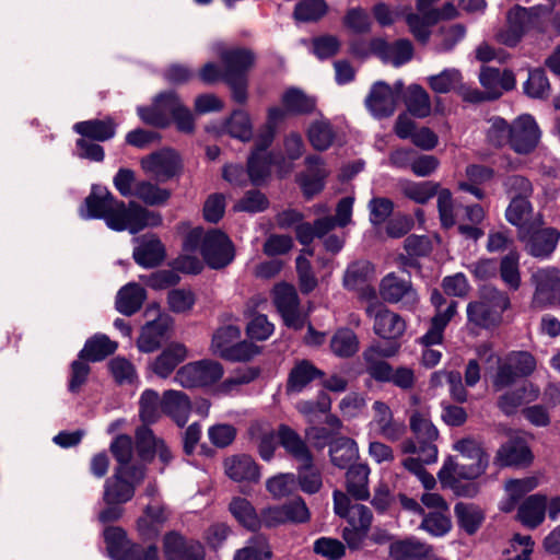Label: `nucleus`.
<instances>
[{
	"label": "nucleus",
	"instance_id": "55",
	"mask_svg": "<svg viewBox=\"0 0 560 560\" xmlns=\"http://www.w3.org/2000/svg\"><path fill=\"white\" fill-rule=\"evenodd\" d=\"M110 452L118 464L115 468L125 467L129 471L136 467H144L142 464H131L133 457V442L129 435H117L110 443Z\"/></svg>",
	"mask_w": 560,
	"mask_h": 560
},
{
	"label": "nucleus",
	"instance_id": "41",
	"mask_svg": "<svg viewBox=\"0 0 560 560\" xmlns=\"http://www.w3.org/2000/svg\"><path fill=\"white\" fill-rule=\"evenodd\" d=\"M547 498L541 494L528 497L518 508L517 516L527 527H537L545 518Z\"/></svg>",
	"mask_w": 560,
	"mask_h": 560
},
{
	"label": "nucleus",
	"instance_id": "58",
	"mask_svg": "<svg viewBox=\"0 0 560 560\" xmlns=\"http://www.w3.org/2000/svg\"><path fill=\"white\" fill-rule=\"evenodd\" d=\"M500 277L511 290L516 291L520 288V254L516 250H510L502 257L500 262Z\"/></svg>",
	"mask_w": 560,
	"mask_h": 560
},
{
	"label": "nucleus",
	"instance_id": "1",
	"mask_svg": "<svg viewBox=\"0 0 560 560\" xmlns=\"http://www.w3.org/2000/svg\"><path fill=\"white\" fill-rule=\"evenodd\" d=\"M80 215L83 219H104L109 229L127 230L132 234L162 223L159 212L148 210L133 201L126 207L102 186H93L91 194L80 208Z\"/></svg>",
	"mask_w": 560,
	"mask_h": 560
},
{
	"label": "nucleus",
	"instance_id": "63",
	"mask_svg": "<svg viewBox=\"0 0 560 560\" xmlns=\"http://www.w3.org/2000/svg\"><path fill=\"white\" fill-rule=\"evenodd\" d=\"M230 511L244 527L255 530L260 526L259 516L249 501L243 498H235L230 503Z\"/></svg>",
	"mask_w": 560,
	"mask_h": 560
},
{
	"label": "nucleus",
	"instance_id": "32",
	"mask_svg": "<svg viewBox=\"0 0 560 560\" xmlns=\"http://www.w3.org/2000/svg\"><path fill=\"white\" fill-rule=\"evenodd\" d=\"M307 170L299 177L304 195L308 198L318 194L324 188V180L329 174L323 160L317 155H311L306 160Z\"/></svg>",
	"mask_w": 560,
	"mask_h": 560
},
{
	"label": "nucleus",
	"instance_id": "37",
	"mask_svg": "<svg viewBox=\"0 0 560 560\" xmlns=\"http://www.w3.org/2000/svg\"><path fill=\"white\" fill-rule=\"evenodd\" d=\"M372 378L377 382H387L408 390L416 382L415 371L408 366L393 368L390 364H380L372 369Z\"/></svg>",
	"mask_w": 560,
	"mask_h": 560
},
{
	"label": "nucleus",
	"instance_id": "44",
	"mask_svg": "<svg viewBox=\"0 0 560 560\" xmlns=\"http://www.w3.org/2000/svg\"><path fill=\"white\" fill-rule=\"evenodd\" d=\"M532 211L533 208L528 198H512L505 211V218L511 224L518 228V237L522 234V230L527 232L533 228Z\"/></svg>",
	"mask_w": 560,
	"mask_h": 560
},
{
	"label": "nucleus",
	"instance_id": "23",
	"mask_svg": "<svg viewBox=\"0 0 560 560\" xmlns=\"http://www.w3.org/2000/svg\"><path fill=\"white\" fill-rule=\"evenodd\" d=\"M373 418L370 422V430L383 438L396 441L405 432V425L393 418L390 408L383 401H375L372 406Z\"/></svg>",
	"mask_w": 560,
	"mask_h": 560
},
{
	"label": "nucleus",
	"instance_id": "28",
	"mask_svg": "<svg viewBox=\"0 0 560 560\" xmlns=\"http://www.w3.org/2000/svg\"><path fill=\"white\" fill-rule=\"evenodd\" d=\"M249 440L256 445L261 459L269 462L279 443L278 433L267 422L256 421L248 429Z\"/></svg>",
	"mask_w": 560,
	"mask_h": 560
},
{
	"label": "nucleus",
	"instance_id": "53",
	"mask_svg": "<svg viewBox=\"0 0 560 560\" xmlns=\"http://www.w3.org/2000/svg\"><path fill=\"white\" fill-rule=\"evenodd\" d=\"M164 413L162 410V398L159 393L153 389H145L139 399V417L143 422V425L155 423L161 415Z\"/></svg>",
	"mask_w": 560,
	"mask_h": 560
},
{
	"label": "nucleus",
	"instance_id": "16",
	"mask_svg": "<svg viewBox=\"0 0 560 560\" xmlns=\"http://www.w3.org/2000/svg\"><path fill=\"white\" fill-rule=\"evenodd\" d=\"M438 0H418L417 13H407L406 22L415 38L425 44L431 35L430 27L439 22Z\"/></svg>",
	"mask_w": 560,
	"mask_h": 560
},
{
	"label": "nucleus",
	"instance_id": "60",
	"mask_svg": "<svg viewBox=\"0 0 560 560\" xmlns=\"http://www.w3.org/2000/svg\"><path fill=\"white\" fill-rule=\"evenodd\" d=\"M133 196L149 206H158L170 199L171 191L149 180H141L136 184Z\"/></svg>",
	"mask_w": 560,
	"mask_h": 560
},
{
	"label": "nucleus",
	"instance_id": "39",
	"mask_svg": "<svg viewBox=\"0 0 560 560\" xmlns=\"http://www.w3.org/2000/svg\"><path fill=\"white\" fill-rule=\"evenodd\" d=\"M457 302L452 301L446 305L445 311L435 313L431 319L429 330L420 338L423 346L430 347L442 342L444 330L457 313Z\"/></svg>",
	"mask_w": 560,
	"mask_h": 560
},
{
	"label": "nucleus",
	"instance_id": "50",
	"mask_svg": "<svg viewBox=\"0 0 560 560\" xmlns=\"http://www.w3.org/2000/svg\"><path fill=\"white\" fill-rule=\"evenodd\" d=\"M117 349V343L106 335H95L90 338L84 348L80 351V359L89 361H101Z\"/></svg>",
	"mask_w": 560,
	"mask_h": 560
},
{
	"label": "nucleus",
	"instance_id": "42",
	"mask_svg": "<svg viewBox=\"0 0 560 560\" xmlns=\"http://www.w3.org/2000/svg\"><path fill=\"white\" fill-rule=\"evenodd\" d=\"M370 468L366 464H357L349 467L347 478V491L355 500L364 501L370 498L369 490Z\"/></svg>",
	"mask_w": 560,
	"mask_h": 560
},
{
	"label": "nucleus",
	"instance_id": "6",
	"mask_svg": "<svg viewBox=\"0 0 560 560\" xmlns=\"http://www.w3.org/2000/svg\"><path fill=\"white\" fill-rule=\"evenodd\" d=\"M137 110L143 122L155 127H166L172 119L182 132H191L195 127L191 112L180 103L174 92L161 93L151 106H139Z\"/></svg>",
	"mask_w": 560,
	"mask_h": 560
},
{
	"label": "nucleus",
	"instance_id": "22",
	"mask_svg": "<svg viewBox=\"0 0 560 560\" xmlns=\"http://www.w3.org/2000/svg\"><path fill=\"white\" fill-rule=\"evenodd\" d=\"M334 510L337 515L345 517L350 526L370 528L372 522L370 509L359 503L351 504L349 497L339 490L334 491Z\"/></svg>",
	"mask_w": 560,
	"mask_h": 560
},
{
	"label": "nucleus",
	"instance_id": "34",
	"mask_svg": "<svg viewBox=\"0 0 560 560\" xmlns=\"http://www.w3.org/2000/svg\"><path fill=\"white\" fill-rule=\"evenodd\" d=\"M533 459L527 444L522 440H511L497 452L494 465L499 467L528 465Z\"/></svg>",
	"mask_w": 560,
	"mask_h": 560
},
{
	"label": "nucleus",
	"instance_id": "38",
	"mask_svg": "<svg viewBox=\"0 0 560 560\" xmlns=\"http://www.w3.org/2000/svg\"><path fill=\"white\" fill-rule=\"evenodd\" d=\"M147 299L145 290L136 282L124 285L116 296V310L126 316L137 313Z\"/></svg>",
	"mask_w": 560,
	"mask_h": 560
},
{
	"label": "nucleus",
	"instance_id": "19",
	"mask_svg": "<svg viewBox=\"0 0 560 560\" xmlns=\"http://www.w3.org/2000/svg\"><path fill=\"white\" fill-rule=\"evenodd\" d=\"M136 450L143 462H151L155 455L163 464H168L173 456L165 442L155 436L148 425H141L136 430Z\"/></svg>",
	"mask_w": 560,
	"mask_h": 560
},
{
	"label": "nucleus",
	"instance_id": "3",
	"mask_svg": "<svg viewBox=\"0 0 560 560\" xmlns=\"http://www.w3.org/2000/svg\"><path fill=\"white\" fill-rule=\"evenodd\" d=\"M217 55L221 58L224 70L213 63H206L200 78L206 83H213L224 79L232 91L235 102L244 104L247 101V72L254 65V56L247 49H226L222 44L215 46Z\"/></svg>",
	"mask_w": 560,
	"mask_h": 560
},
{
	"label": "nucleus",
	"instance_id": "21",
	"mask_svg": "<svg viewBox=\"0 0 560 560\" xmlns=\"http://www.w3.org/2000/svg\"><path fill=\"white\" fill-rule=\"evenodd\" d=\"M397 103L395 92L384 81L375 82L365 98L368 109L377 118L390 116L395 112Z\"/></svg>",
	"mask_w": 560,
	"mask_h": 560
},
{
	"label": "nucleus",
	"instance_id": "15",
	"mask_svg": "<svg viewBox=\"0 0 560 560\" xmlns=\"http://www.w3.org/2000/svg\"><path fill=\"white\" fill-rule=\"evenodd\" d=\"M540 139L539 128L529 115H522L511 125L509 143L518 154H528L535 150Z\"/></svg>",
	"mask_w": 560,
	"mask_h": 560
},
{
	"label": "nucleus",
	"instance_id": "25",
	"mask_svg": "<svg viewBox=\"0 0 560 560\" xmlns=\"http://www.w3.org/2000/svg\"><path fill=\"white\" fill-rule=\"evenodd\" d=\"M223 465L226 476L236 482H258L260 479V468L249 455H232Z\"/></svg>",
	"mask_w": 560,
	"mask_h": 560
},
{
	"label": "nucleus",
	"instance_id": "11",
	"mask_svg": "<svg viewBox=\"0 0 560 560\" xmlns=\"http://www.w3.org/2000/svg\"><path fill=\"white\" fill-rule=\"evenodd\" d=\"M536 369L535 358L526 351L510 352L504 359L498 360V371L493 377L497 390L512 385L518 377H525Z\"/></svg>",
	"mask_w": 560,
	"mask_h": 560
},
{
	"label": "nucleus",
	"instance_id": "33",
	"mask_svg": "<svg viewBox=\"0 0 560 560\" xmlns=\"http://www.w3.org/2000/svg\"><path fill=\"white\" fill-rule=\"evenodd\" d=\"M167 512L165 508L159 503H149L143 514L137 521V530L143 539H152L156 537L162 526L167 521Z\"/></svg>",
	"mask_w": 560,
	"mask_h": 560
},
{
	"label": "nucleus",
	"instance_id": "10",
	"mask_svg": "<svg viewBox=\"0 0 560 560\" xmlns=\"http://www.w3.org/2000/svg\"><path fill=\"white\" fill-rule=\"evenodd\" d=\"M369 295L373 302L368 305L366 314L373 320L374 334L382 339L397 341L406 331V320L399 314L378 303L373 289L369 290Z\"/></svg>",
	"mask_w": 560,
	"mask_h": 560
},
{
	"label": "nucleus",
	"instance_id": "24",
	"mask_svg": "<svg viewBox=\"0 0 560 560\" xmlns=\"http://www.w3.org/2000/svg\"><path fill=\"white\" fill-rule=\"evenodd\" d=\"M371 49L384 62L400 67L412 59L413 47L408 39H398L393 44H388L383 39H374L371 42Z\"/></svg>",
	"mask_w": 560,
	"mask_h": 560
},
{
	"label": "nucleus",
	"instance_id": "31",
	"mask_svg": "<svg viewBox=\"0 0 560 560\" xmlns=\"http://www.w3.org/2000/svg\"><path fill=\"white\" fill-rule=\"evenodd\" d=\"M162 410L178 427H184L191 411L190 399L184 392L165 390L162 396Z\"/></svg>",
	"mask_w": 560,
	"mask_h": 560
},
{
	"label": "nucleus",
	"instance_id": "30",
	"mask_svg": "<svg viewBox=\"0 0 560 560\" xmlns=\"http://www.w3.org/2000/svg\"><path fill=\"white\" fill-rule=\"evenodd\" d=\"M479 81L486 90L487 96L491 100L499 97L503 91H510L515 86V78L512 71L491 67H482Z\"/></svg>",
	"mask_w": 560,
	"mask_h": 560
},
{
	"label": "nucleus",
	"instance_id": "14",
	"mask_svg": "<svg viewBox=\"0 0 560 560\" xmlns=\"http://www.w3.org/2000/svg\"><path fill=\"white\" fill-rule=\"evenodd\" d=\"M273 303L280 313L284 324L293 329H301L305 323V316L300 311V301L296 290L288 283L275 285Z\"/></svg>",
	"mask_w": 560,
	"mask_h": 560
},
{
	"label": "nucleus",
	"instance_id": "48",
	"mask_svg": "<svg viewBox=\"0 0 560 560\" xmlns=\"http://www.w3.org/2000/svg\"><path fill=\"white\" fill-rule=\"evenodd\" d=\"M116 125L112 119L106 120H86L77 122L73 126L75 132L84 138H91L97 141H106L114 137Z\"/></svg>",
	"mask_w": 560,
	"mask_h": 560
},
{
	"label": "nucleus",
	"instance_id": "12",
	"mask_svg": "<svg viewBox=\"0 0 560 560\" xmlns=\"http://www.w3.org/2000/svg\"><path fill=\"white\" fill-rule=\"evenodd\" d=\"M378 293L385 302L390 304L401 303V306L408 311L416 310L420 301L409 277L399 276L395 272H389L382 278Z\"/></svg>",
	"mask_w": 560,
	"mask_h": 560
},
{
	"label": "nucleus",
	"instance_id": "8",
	"mask_svg": "<svg viewBox=\"0 0 560 560\" xmlns=\"http://www.w3.org/2000/svg\"><path fill=\"white\" fill-rule=\"evenodd\" d=\"M142 171L156 183H166L183 172V160L172 148H162L140 160Z\"/></svg>",
	"mask_w": 560,
	"mask_h": 560
},
{
	"label": "nucleus",
	"instance_id": "57",
	"mask_svg": "<svg viewBox=\"0 0 560 560\" xmlns=\"http://www.w3.org/2000/svg\"><path fill=\"white\" fill-rule=\"evenodd\" d=\"M241 337V329L234 325L220 327L212 337L211 351L223 358Z\"/></svg>",
	"mask_w": 560,
	"mask_h": 560
},
{
	"label": "nucleus",
	"instance_id": "49",
	"mask_svg": "<svg viewBox=\"0 0 560 560\" xmlns=\"http://www.w3.org/2000/svg\"><path fill=\"white\" fill-rule=\"evenodd\" d=\"M405 104L408 112L418 118L428 117L431 114V101L427 91L418 85H410L405 93Z\"/></svg>",
	"mask_w": 560,
	"mask_h": 560
},
{
	"label": "nucleus",
	"instance_id": "4",
	"mask_svg": "<svg viewBox=\"0 0 560 560\" xmlns=\"http://www.w3.org/2000/svg\"><path fill=\"white\" fill-rule=\"evenodd\" d=\"M144 478L145 467H136L129 471L125 467L115 468L114 474L104 482L105 508L100 511L98 521L106 524L121 518L125 513L122 505L131 501Z\"/></svg>",
	"mask_w": 560,
	"mask_h": 560
},
{
	"label": "nucleus",
	"instance_id": "52",
	"mask_svg": "<svg viewBox=\"0 0 560 560\" xmlns=\"http://www.w3.org/2000/svg\"><path fill=\"white\" fill-rule=\"evenodd\" d=\"M359 339L349 328L338 329L330 339V350L339 358H350L359 350Z\"/></svg>",
	"mask_w": 560,
	"mask_h": 560
},
{
	"label": "nucleus",
	"instance_id": "56",
	"mask_svg": "<svg viewBox=\"0 0 560 560\" xmlns=\"http://www.w3.org/2000/svg\"><path fill=\"white\" fill-rule=\"evenodd\" d=\"M282 105L291 114H308L315 108V100L296 88L288 89L282 95Z\"/></svg>",
	"mask_w": 560,
	"mask_h": 560
},
{
	"label": "nucleus",
	"instance_id": "45",
	"mask_svg": "<svg viewBox=\"0 0 560 560\" xmlns=\"http://www.w3.org/2000/svg\"><path fill=\"white\" fill-rule=\"evenodd\" d=\"M222 131L243 142L249 141L253 138V124L249 114L243 109L234 110L224 121Z\"/></svg>",
	"mask_w": 560,
	"mask_h": 560
},
{
	"label": "nucleus",
	"instance_id": "27",
	"mask_svg": "<svg viewBox=\"0 0 560 560\" xmlns=\"http://www.w3.org/2000/svg\"><path fill=\"white\" fill-rule=\"evenodd\" d=\"M532 21L530 11L523 7L512 8L506 15V27L498 34V39L506 46H515Z\"/></svg>",
	"mask_w": 560,
	"mask_h": 560
},
{
	"label": "nucleus",
	"instance_id": "35",
	"mask_svg": "<svg viewBox=\"0 0 560 560\" xmlns=\"http://www.w3.org/2000/svg\"><path fill=\"white\" fill-rule=\"evenodd\" d=\"M267 148L265 141L257 140L256 149L248 158L247 171L253 185L262 184L270 175L273 159L271 153L266 151Z\"/></svg>",
	"mask_w": 560,
	"mask_h": 560
},
{
	"label": "nucleus",
	"instance_id": "54",
	"mask_svg": "<svg viewBox=\"0 0 560 560\" xmlns=\"http://www.w3.org/2000/svg\"><path fill=\"white\" fill-rule=\"evenodd\" d=\"M400 349V345L397 341H392L387 345H382L381 342H373L363 351V359L366 365V372L372 377V369L375 365L380 364H388L383 361V358H392L395 357Z\"/></svg>",
	"mask_w": 560,
	"mask_h": 560
},
{
	"label": "nucleus",
	"instance_id": "17",
	"mask_svg": "<svg viewBox=\"0 0 560 560\" xmlns=\"http://www.w3.org/2000/svg\"><path fill=\"white\" fill-rule=\"evenodd\" d=\"M524 244L526 252L536 258H548L557 247L560 238V232L555 228H545L527 232L522 230L518 237Z\"/></svg>",
	"mask_w": 560,
	"mask_h": 560
},
{
	"label": "nucleus",
	"instance_id": "9",
	"mask_svg": "<svg viewBox=\"0 0 560 560\" xmlns=\"http://www.w3.org/2000/svg\"><path fill=\"white\" fill-rule=\"evenodd\" d=\"M223 374L224 370L221 363L205 359L179 368L174 381L184 388L208 387L219 382Z\"/></svg>",
	"mask_w": 560,
	"mask_h": 560
},
{
	"label": "nucleus",
	"instance_id": "40",
	"mask_svg": "<svg viewBox=\"0 0 560 560\" xmlns=\"http://www.w3.org/2000/svg\"><path fill=\"white\" fill-rule=\"evenodd\" d=\"M432 549L425 542L411 537L390 544L389 553L394 560H421L430 556Z\"/></svg>",
	"mask_w": 560,
	"mask_h": 560
},
{
	"label": "nucleus",
	"instance_id": "13",
	"mask_svg": "<svg viewBox=\"0 0 560 560\" xmlns=\"http://www.w3.org/2000/svg\"><path fill=\"white\" fill-rule=\"evenodd\" d=\"M151 312L155 313L156 317L142 327L137 341L138 349L144 353H150L159 349L173 326L172 317L161 312L158 304L150 305L145 314L149 315Z\"/></svg>",
	"mask_w": 560,
	"mask_h": 560
},
{
	"label": "nucleus",
	"instance_id": "2",
	"mask_svg": "<svg viewBox=\"0 0 560 560\" xmlns=\"http://www.w3.org/2000/svg\"><path fill=\"white\" fill-rule=\"evenodd\" d=\"M463 462L450 456L438 472V478L444 488L452 489L460 497H475L479 488L476 483H463L464 480H475L485 474L489 457L481 443L472 438H464L453 444Z\"/></svg>",
	"mask_w": 560,
	"mask_h": 560
},
{
	"label": "nucleus",
	"instance_id": "59",
	"mask_svg": "<svg viewBox=\"0 0 560 560\" xmlns=\"http://www.w3.org/2000/svg\"><path fill=\"white\" fill-rule=\"evenodd\" d=\"M420 528L433 537L445 536L452 528L448 511L424 513Z\"/></svg>",
	"mask_w": 560,
	"mask_h": 560
},
{
	"label": "nucleus",
	"instance_id": "7",
	"mask_svg": "<svg viewBox=\"0 0 560 560\" xmlns=\"http://www.w3.org/2000/svg\"><path fill=\"white\" fill-rule=\"evenodd\" d=\"M510 307L509 295L494 288L486 287L480 291L479 299L468 303V323L480 328H492L500 325L503 313Z\"/></svg>",
	"mask_w": 560,
	"mask_h": 560
},
{
	"label": "nucleus",
	"instance_id": "36",
	"mask_svg": "<svg viewBox=\"0 0 560 560\" xmlns=\"http://www.w3.org/2000/svg\"><path fill=\"white\" fill-rule=\"evenodd\" d=\"M186 358L187 349L184 345L171 343L151 362L150 369L156 376L167 378Z\"/></svg>",
	"mask_w": 560,
	"mask_h": 560
},
{
	"label": "nucleus",
	"instance_id": "61",
	"mask_svg": "<svg viewBox=\"0 0 560 560\" xmlns=\"http://www.w3.org/2000/svg\"><path fill=\"white\" fill-rule=\"evenodd\" d=\"M103 534L107 551L114 560L122 558L124 553L133 545L127 539V534L121 527H107Z\"/></svg>",
	"mask_w": 560,
	"mask_h": 560
},
{
	"label": "nucleus",
	"instance_id": "51",
	"mask_svg": "<svg viewBox=\"0 0 560 560\" xmlns=\"http://www.w3.org/2000/svg\"><path fill=\"white\" fill-rule=\"evenodd\" d=\"M399 188L401 194L408 199L424 205L436 195L439 184L434 182H413L405 179L399 183Z\"/></svg>",
	"mask_w": 560,
	"mask_h": 560
},
{
	"label": "nucleus",
	"instance_id": "43",
	"mask_svg": "<svg viewBox=\"0 0 560 560\" xmlns=\"http://www.w3.org/2000/svg\"><path fill=\"white\" fill-rule=\"evenodd\" d=\"M357 443L349 438H338L329 444V455L332 465L340 469L347 468L358 457Z\"/></svg>",
	"mask_w": 560,
	"mask_h": 560
},
{
	"label": "nucleus",
	"instance_id": "20",
	"mask_svg": "<svg viewBox=\"0 0 560 560\" xmlns=\"http://www.w3.org/2000/svg\"><path fill=\"white\" fill-rule=\"evenodd\" d=\"M163 552L166 560H203L201 544L187 540L177 533H168L163 539Z\"/></svg>",
	"mask_w": 560,
	"mask_h": 560
},
{
	"label": "nucleus",
	"instance_id": "62",
	"mask_svg": "<svg viewBox=\"0 0 560 560\" xmlns=\"http://www.w3.org/2000/svg\"><path fill=\"white\" fill-rule=\"evenodd\" d=\"M311 144L315 150H327L335 138L331 125L326 119L315 120L307 130Z\"/></svg>",
	"mask_w": 560,
	"mask_h": 560
},
{
	"label": "nucleus",
	"instance_id": "5",
	"mask_svg": "<svg viewBox=\"0 0 560 560\" xmlns=\"http://www.w3.org/2000/svg\"><path fill=\"white\" fill-rule=\"evenodd\" d=\"M184 248L186 252L200 249L205 261L212 269L228 266L235 256L232 241L219 230L205 232L201 228H194L185 236Z\"/></svg>",
	"mask_w": 560,
	"mask_h": 560
},
{
	"label": "nucleus",
	"instance_id": "64",
	"mask_svg": "<svg viewBox=\"0 0 560 560\" xmlns=\"http://www.w3.org/2000/svg\"><path fill=\"white\" fill-rule=\"evenodd\" d=\"M407 7L404 5H390L383 1L376 2L371 12L375 22L381 27H390L402 16L407 15Z\"/></svg>",
	"mask_w": 560,
	"mask_h": 560
},
{
	"label": "nucleus",
	"instance_id": "26",
	"mask_svg": "<svg viewBox=\"0 0 560 560\" xmlns=\"http://www.w3.org/2000/svg\"><path fill=\"white\" fill-rule=\"evenodd\" d=\"M137 246L133 249V259L144 268L160 265L165 257V248L160 238L154 234H147L135 240Z\"/></svg>",
	"mask_w": 560,
	"mask_h": 560
},
{
	"label": "nucleus",
	"instance_id": "29",
	"mask_svg": "<svg viewBox=\"0 0 560 560\" xmlns=\"http://www.w3.org/2000/svg\"><path fill=\"white\" fill-rule=\"evenodd\" d=\"M279 443L298 463L301 468H310L313 464V457L301 436L285 424H281L278 430Z\"/></svg>",
	"mask_w": 560,
	"mask_h": 560
},
{
	"label": "nucleus",
	"instance_id": "47",
	"mask_svg": "<svg viewBox=\"0 0 560 560\" xmlns=\"http://www.w3.org/2000/svg\"><path fill=\"white\" fill-rule=\"evenodd\" d=\"M454 512L460 528L467 534H475L485 520L483 511L476 504L459 502L454 506Z\"/></svg>",
	"mask_w": 560,
	"mask_h": 560
},
{
	"label": "nucleus",
	"instance_id": "46",
	"mask_svg": "<svg viewBox=\"0 0 560 560\" xmlns=\"http://www.w3.org/2000/svg\"><path fill=\"white\" fill-rule=\"evenodd\" d=\"M322 372L311 362L302 360L291 370L288 378L287 390L290 393L302 392L313 380L320 376Z\"/></svg>",
	"mask_w": 560,
	"mask_h": 560
},
{
	"label": "nucleus",
	"instance_id": "18",
	"mask_svg": "<svg viewBox=\"0 0 560 560\" xmlns=\"http://www.w3.org/2000/svg\"><path fill=\"white\" fill-rule=\"evenodd\" d=\"M536 287L534 303L538 305L560 304V271L557 268H541L532 276Z\"/></svg>",
	"mask_w": 560,
	"mask_h": 560
}]
</instances>
